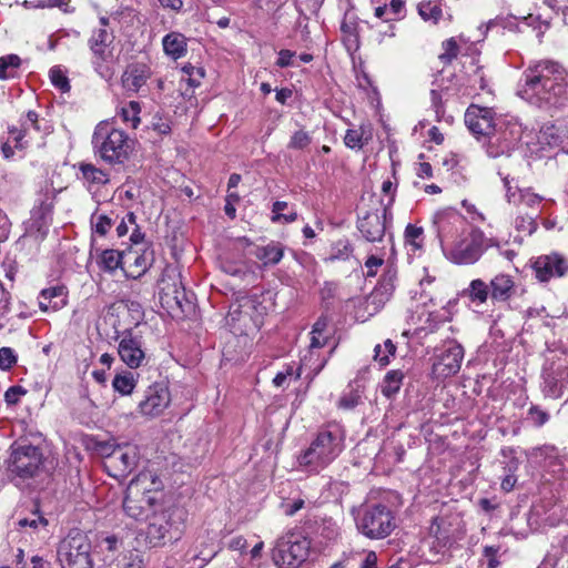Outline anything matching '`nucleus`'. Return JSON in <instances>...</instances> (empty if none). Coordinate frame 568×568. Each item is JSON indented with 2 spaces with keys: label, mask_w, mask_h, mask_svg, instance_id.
Returning <instances> with one entry per match:
<instances>
[{
  "label": "nucleus",
  "mask_w": 568,
  "mask_h": 568,
  "mask_svg": "<svg viewBox=\"0 0 568 568\" xmlns=\"http://www.w3.org/2000/svg\"><path fill=\"white\" fill-rule=\"evenodd\" d=\"M434 226L444 256L457 265H471L480 260L489 247H499L495 237H488L479 227H465L463 215L453 209L439 211Z\"/></svg>",
  "instance_id": "f257e3e1"
},
{
  "label": "nucleus",
  "mask_w": 568,
  "mask_h": 568,
  "mask_svg": "<svg viewBox=\"0 0 568 568\" xmlns=\"http://www.w3.org/2000/svg\"><path fill=\"white\" fill-rule=\"evenodd\" d=\"M517 93L534 105L565 108L568 105V69L550 59L532 61L523 72Z\"/></svg>",
  "instance_id": "f03ea898"
},
{
  "label": "nucleus",
  "mask_w": 568,
  "mask_h": 568,
  "mask_svg": "<svg viewBox=\"0 0 568 568\" xmlns=\"http://www.w3.org/2000/svg\"><path fill=\"white\" fill-rule=\"evenodd\" d=\"M345 432L338 424L322 427L310 446L297 456L298 466L308 473H320L343 452Z\"/></svg>",
  "instance_id": "7ed1b4c3"
},
{
  "label": "nucleus",
  "mask_w": 568,
  "mask_h": 568,
  "mask_svg": "<svg viewBox=\"0 0 568 568\" xmlns=\"http://www.w3.org/2000/svg\"><path fill=\"white\" fill-rule=\"evenodd\" d=\"M91 143L95 156L110 165L124 164L135 145L134 140L124 130L108 120L95 125Z\"/></svg>",
  "instance_id": "20e7f679"
},
{
  "label": "nucleus",
  "mask_w": 568,
  "mask_h": 568,
  "mask_svg": "<svg viewBox=\"0 0 568 568\" xmlns=\"http://www.w3.org/2000/svg\"><path fill=\"white\" fill-rule=\"evenodd\" d=\"M186 518V511L174 505H161L151 515L146 516L148 527L145 540L150 547H159L166 540H178L181 536Z\"/></svg>",
  "instance_id": "39448f33"
},
{
  "label": "nucleus",
  "mask_w": 568,
  "mask_h": 568,
  "mask_svg": "<svg viewBox=\"0 0 568 568\" xmlns=\"http://www.w3.org/2000/svg\"><path fill=\"white\" fill-rule=\"evenodd\" d=\"M100 26L94 28L88 40L91 52L90 62L94 72L103 80L109 81L115 73L116 58L114 55V34L109 29V18L101 17Z\"/></svg>",
  "instance_id": "423d86ee"
},
{
  "label": "nucleus",
  "mask_w": 568,
  "mask_h": 568,
  "mask_svg": "<svg viewBox=\"0 0 568 568\" xmlns=\"http://www.w3.org/2000/svg\"><path fill=\"white\" fill-rule=\"evenodd\" d=\"M357 529L371 539H382L395 528L394 516L381 504L364 505L355 516Z\"/></svg>",
  "instance_id": "0eeeda50"
},
{
  "label": "nucleus",
  "mask_w": 568,
  "mask_h": 568,
  "mask_svg": "<svg viewBox=\"0 0 568 568\" xmlns=\"http://www.w3.org/2000/svg\"><path fill=\"white\" fill-rule=\"evenodd\" d=\"M91 544L80 530H72L59 544L58 560L61 568H92Z\"/></svg>",
  "instance_id": "6e6552de"
},
{
  "label": "nucleus",
  "mask_w": 568,
  "mask_h": 568,
  "mask_svg": "<svg viewBox=\"0 0 568 568\" xmlns=\"http://www.w3.org/2000/svg\"><path fill=\"white\" fill-rule=\"evenodd\" d=\"M525 130L517 121H503L498 123L487 139L486 152L490 158L510 155L523 140Z\"/></svg>",
  "instance_id": "1a4fd4ad"
},
{
  "label": "nucleus",
  "mask_w": 568,
  "mask_h": 568,
  "mask_svg": "<svg viewBox=\"0 0 568 568\" xmlns=\"http://www.w3.org/2000/svg\"><path fill=\"white\" fill-rule=\"evenodd\" d=\"M310 549L306 537L291 534L277 542L273 558L281 568H298L308 558Z\"/></svg>",
  "instance_id": "9d476101"
},
{
  "label": "nucleus",
  "mask_w": 568,
  "mask_h": 568,
  "mask_svg": "<svg viewBox=\"0 0 568 568\" xmlns=\"http://www.w3.org/2000/svg\"><path fill=\"white\" fill-rule=\"evenodd\" d=\"M42 463L40 449L26 440L16 442L11 446L9 458V470L11 474L21 477H33Z\"/></svg>",
  "instance_id": "9b49d317"
},
{
  "label": "nucleus",
  "mask_w": 568,
  "mask_h": 568,
  "mask_svg": "<svg viewBox=\"0 0 568 568\" xmlns=\"http://www.w3.org/2000/svg\"><path fill=\"white\" fill-rule=\"evenodd\" d=\"M138 462L136 447L132 445L116 446L105 456L104 469L114 478L126 477Z\"/></svg>",
  "instance_id": "f8f14e48"
},
{
  "label": "nucleus",
  "mask_w": 568,
  "mask_h": 568,
  "mask_svg": "<svg viewBox=\"0 0 568 568\" xmlns=\"http://www.w3.org/2000/svg\"><path fill=\"white\" fill-rule=\"evenodd\" d=\"M270 305L263 294L242 296L231 304V318L239 320L240 313H245L247 322H253L254 328L263 325V318L267 314Z\"/></svg>",
  "instance_id": "ddd939ff"
},
{
  "label": "nucleus",
  "mask_w": 568,
  "mask_h": 568,
  "mask_svg": "<svg viewBox=\"0 0 568 568\" xmlns=\"http://www.w3.org/2000/svg\"><path fill=\"white\" fill-rule=\"evenodd\" d=\"M531 268L535 277L541 282H549L551 278L561 277L568 272V260L557 253L542 254L531 261Z\"/></svg>",
  "instance_id": "4468645a"
},
{
  "label": "nucleus",
  "mask_w": 568,
  "mask_h": 568,
  "mask_svg": "<svg viewBox=\"0 0 568 568\" xmlns=\"http://www.w3.org/2000/svg\"><path fill=\"white\" fill-rule=\"evenodd\" d=\"M171 395L166 384L154 383L150 385L144 398L139 403V413L146 417H156L161 415L170 405Z\"/></svg>",
  "instance_id": "2eb2a0df"
},
{
  "label": "nucleus",
  "mask_w": 568,
  "mask_h": 568,
  "mask_svg": "<svg viewBox=\"0 0 568 568\" xmlns=\"http://www.w3.org/2000/svg\"><path fill=\"white\" fill-rule=\"evenodd\" d=\"M463 358V346L456 342H449L437 355L436 362L433 365V372L438 377L456 375L460 369Z\"/></svg>",
  "instance_id": "dca6fc26"
},
{
  "label": "nucleus",
  "mask_w": 568,
  "mask_h": 568,
  "mask_svg": "<svg viewBox=\"0 0 568 568\" xmlns=\"http://www.w3.org/2000/svg\"><path fill=\"white\" fill-rule=\"evenodd\" d=\"M118 353L122 362L130 368H138L146 361L142 348V338L132 331H124L119 342Z\"/></svg>",
  "instance_id": "f3484780"
},
{
  "label": "nucleus",
  "mask_w": 568,
  "mask_h": 568,
  "mask_svg": "<svg viewBox=\"0 0 568 568\" xmlns=\"http://www.w3.org/2000/svg\"><path fill=\"white\" fill-rule=\"evenodd\" d=\"M506 189L507 202L518 206L519 210L539 215L541 211L542 196L531 192L530 189H519L517 185H511L508 178L504 179Z\"/></svg>",
  "instance_id": "a211bd4d"
},
{
  "label": "nucleus",
  "mask_w": 568,
  "mask_h": 568,
  "mask_svg": "<svg viewBox=\"0 0 568 568\" xmlns=\"http://www.w3.org/2000/svg\"><path fill=\"white\" fill-rule=\"evenodd\" d=\"M465 123L474 135L488 139L498 122L491 109L470 105L465 113Z\"/></svg>",
  "instance_id": "6ab92c4d"
},
{
  "label": "nucleus",
  "mask_w": 568,
  "mask_h": 568,
  "mask_svg": "<svg viewBox=\"0 0 568 568\" xmlns=\"http://www.w3.org/2000/svg\"><path fill=\"white\" fill-rule=\"evenodd\" d=\"M393 204V197L385 204L383 214L378 212H368L359 219L357 227L368 242L381 241L386 230V219L389 213V206Z\"/></svg>",
  "instance_id": "aec40b11"
},
{
  "label": "nucleus",
  "mask_w": 568,
  "mask_h": 568,
  "mask_svg": "<svg viewBox=\"0 0 568 568\" xmlns=\"http://www.w3.org/2000/svg\"><path fill=\"white\" fill-rule=\"evenodd\" d=\"M151 75V68L146 63H129L121 75L122 88L130 95L138 94L146 85Z\"/></svg>",
  "instance_id": "412c9836"
},
{
  "label": "nucleus",
  "mask_w": 568,
  "mask_h": 568,
  "mask_svg": "<svg viewBox=\"0 0 568 568\" xmlns=\"http://www.w3.org/2000/svg\"><path fill=\"white\" fill-rule=\"evenodd\" d=\"M55 195L53 191H48L40 195L37 204L31 211V220L33 226L41 233H45L51 221L54 207Z\"/></svg>",
  "instance_id": "4be33fe9"
},
{
  "label": "nucleus",
  "mask_w": 568,
  "mask_h": 568,
  "mask_svg": "<svg viewBox=\"0 0 568 568\" xmlns=\"http://www.w3.org/2000/svg\"><path fill=\"white\" fill-rule=\"evenodd\" d=\"M38 304L42 312H57L68 304V290L64 285L43 288L38 296Z\"/></svg>",
  "instance_id": "5701e85b"
},
{
  "label": "nucleus",
  "mask_w": 568,
  "mask_h": 568,
  "mask_svg": "<svg viewBox=\"0 0 568 568\" xmlns=\"http://www.w3.org/2000/svg\"><path fill=\"white\" fill-rule=\"evenodd\" d=\"M164 499H123L125 514L135 519H145L155 509H160Z\"/></svg>",
  "instance_id": "b1692460"
},
{
  "label": "nucleus",
  "mask_w": 568,
  "mask_h": 568,
  "mask_svg": "<svg viewBox=\"0 0 568 568\" xmlns=\"http://www.w3.org/2000/svg\"><path fill=\"white\" fill-rule=\"evenodd\" d=\"M489 290L491 300L505 302L514 294L515 283L510 275L500 273L491 278Z\"/></svg>",
  "instance_id": "393cba45"
},
{
  "label": "nucleus",
  "mask_w": 568,
  "mask_h": 568,
  "mask_svg": "<svg viewBox=\"0 0 568 568\" xmlns=\"http://www.w3.org/2000/svg\"><path fill=\"white\" fill-rule=\"evenodd\" d=\"M162 47L164 53L171 59H181L187 51L186 38L180 32H170L163 37Z\"/></svg>",
  "instance_id": "a878e982"
},
{
  "label": "nucleus",
  "mask_w": 568,
  "mask_h": 568,
  "mask_svg": "<svg viewBox=\"0 0 568 568\" xmlns=\"http://www.w3.org/2000/svg\"><path fill=\"white\" fill-rule=\"evenodd\" d=\"M373 138V129L369 123H362L358 128L348 129L344 136V143L352 150H361Z\"/></svg>",
  "instance_id": "bb28decb"
},
{
  "label": "nucleus",
  "mask_w": 568,
  "mask_h": 568,
  "mask_svg": "<svg viewBox=\"0 0 568 568\" xmlns=\"http://www.w3.org/2000/svg\"><path fill=\"white\" fill-rule=\"evenodd\" d=\"M311 343H310V349L308 355H304L301 359V366L310 368L314 374H318L322 368L324 367L326 359L321 361L316 365H313L312 357L315 354V351L324 347L327 344L328 335L327 334H318L311 332Z\"/></svg>",
  "instance_id": "cd10ccee"
},
{
  "label": "nucleus",
  "mask_w": 568,
  "mask_h": 568,
  "mask_svg": "<svg viewBox=\"0 0 568 568\" xmlns=\"http://www.w3.org/2000/svg\"><path fill=\"white\" fill-rule=\"evenodd\" d=\"M80 171L89 191L110 182L109 174L104 170L97 168L91 163H81Z\"/></svg>",
  "instance_id": "c85d7f7f"
},
{
  "label": "nucleus",
  "mask_w": 568,
  "mask_h": 568,
  "mask_svg": "<svg viewBox=\"0 0 568 568\" xmlns=\"http://www.w3.org/2000/svg\"><path fill=\"white\" fill-rule=\"evenodd\" d=\"M283 246L276 242H271L263 246H256L254 251V256L260 260L264 266L276 265L283 258Z\"/></svg>",
  "instance_id": "c756f323"
},
{
  "label": "nucleus",
  "mask_w": 568,
  "mask_h": 568,
  "mask_svg": "<svg viewBox=\"0 0 568 568\" xmlns=\"http://www.w3.org/2000/svg\"><path fill=\"white\" fill-rule=\"evenodd\" d=\"M131 258V253L120 252L118 250H104L99 260L100 266L106 272H113L118 267L126 265Z\"/></svg>",
  "instance_id": "7c9ffc66"
},
{
  "label": "nucleus",
  "mask_w": 568,
  "mask_h": 568,
  "mask_svg": "<svg viewBox=\"0 0 568 568\" xmlns=\"http://www.w3.org/2000/svg\"><path fill=\"white\" fill-rule=\"evenodd\" d=\"M136 488V493L159 491L162 488V481L151 471L140 473L131 480L129 489Z\"/></svg>",
  "instance_id": "2f4dec72"
},
{
  "label": "nucleus",
  "mask_w": 568,
  "mask_h": 568,
  "mask_svg": "<svg viewBox=\"0 0 568 568\" xmlns=\"http://www.w3.org/2000/svg\"><path fill=\"white\" fill-rule=\"evenodd\" d=\"M33 129L36 131H40V126L38 124V114L34 111H29L21 123V129L12 128L9 130V134H11L16 149H23L24 144L22 142L27 132Z\"/></svg>",
  "instance_id": "473e14b6"
},
{
  "label": "nucleus",
  "mask_w": 568,
  "mask_h": 568,
  "mask_svg": "<svg viewBox=\"0 0 568 568\" xmlns=\"http://www.w3.org/2000/svg\"><path fill=\"white\" fill-rule=\"evenodd\" d=\"M404 373L399 369L389 371L382 384L381 392L387 398L394 397L400 389L403 384Z\"/></svg>",
  "instance_id": "72a5a7b5"
},
{
  "label": "nucleus",
  "mask_w": 568,
  "mask_h": 568,
  "mask_svg": "<svg viewBox=\"0 0 568 568\" xmlns=\"http://www.w3.org/2000/svg\"><path fill=\"white\" fill-rule=\"evenodd\" d=\"M464 294L473 303L484 304L489 296V285H487L480 278L473 280L468 287L464 291Z\"/></svg>",
  "instance_id": "f704fd0d"
},
{
  "label": "nucleus",
  "mask_w": 568,
  "mask_h": 568,
  "mask_svg": "<svg viewBox=\"0 0 568 568\" xmlns=\"http://www.w3.org/2000/svg\"><path fill=\"white\" fill-rule=\"evenodd\" d=\"M141 105L138 101H130L122 105L119 110V115L122 121L133 129H136L141 122L140 119Z\"/></svg>",
  "instance_id": "c9c22d12"
},
{
  "label": "nucleus",
  "mask_w": 568,
  "mask_h": 568,
  "mask_svg": "<svg viewBox=\"0 0 568 568\" xmlns=\"http://www.w3.org/2000/svg\"><path fill=\"white\" fill-rule=\"evenodd\" d=\"M112 386L121 395H130L136 386V378L131 372H124L114 376Z\"/></svg>",
  "instance_id": "e433bc0d"
},
{
  "label": "nucleus",
  "mask_w": 568,
  "mask_h": 568,
  "mask_svg": "<svg viewBox=\"0 0 568 568\" xmlns=\"http://www.w3.org/2000/svg\"><path fill=\"white\" fill-rule=\"evenodd\" d=\"M21 65V59L17 54H8L0 58V79L8 80L14 78Z\"/></svg>",
  "instance_id": "4c0bfd02"
},
{
  "label": "nucleus",
  "mask_w": 568,
  "mask_h": 568,
  "mask_svg": "<svg viewBox=\"0 0 568 568\" xmlns=\"http://www.w3.org/2000/svg\"><path fill=\"white\" fill-rule=\"evenodd\" d=\"M90 223L93 235L105 236L114 225L115 220L106 214H98L95 211L91 215Z\"/></svg>",
  "instance_id": "58836bf2"
},
{
  "label": "nucleus",
  "mask_w": 568,
  "mask_h": 568,
  "mask_svg": "<svg viewBox=\"0 0 568 568\" xmlns=\"http://www.w3.org/2000/svg\"><path fill=\"white\" fill-rule=\"evenodd\" d=\"M128 253H131V258L126 265L129 267H134L130 275L132 277H138L144 274L151 265V258L148 257L145 253H140L139 251H129Z\"/></svg>",
  "instance_id": "ea45409f"
},
{
  "label": "nucleus",
  "mask_w": 568,
  "mask_h": 568,
  "mask_svg": "<svg viewBox=\"0 0 568 568\" xmlns=\"http://www.w3.org/2000/svg\"><path fill=\"white\" fill-rule=\"evenodd\" d=\"M418 13L425 21L436 23L443 16L440 6L433 0H423L418 4Z\"/></svg>",
  "instance_id": "a19ab883"
},
{
  "label": "nucleus",
  "mask_w": 568,
  "mask_h": 568,
  "mask_svg": "<svg viewBox=\"0 0 568 568\" xmlns=\"http://www.w3.org/2000/svg\"><path fill=\"white\" fill-rule=\"evenodd\" d=\"M538 215L518 209V216L515 220V227L519 232L532 234L537 229L536 219Z\"/></svg>",
  "instance_id": "79ce46f5"
},
{
  "label": "nucleus",
  "mask_w": 568,
  "mask_h": 568,
  "mask_svg": "<svg viewBox=\"0 0 568 568\" xmlns=\"http://www.w3.org/2000/svg\"><path fill=\"white\" fill-rule=\"evenodd\" d=\"M245 313H240L239 320L231 318V308L226 315V324L231 327L234 334H250L252 331H257L258 328L253 327V322H247V317L245 318Z\"/></svg>",
  "instance_id": "37998d69"
},
{
  "label": "nucleus",
  "mask_w": 568,
  "mask_h": 568,
  "mask_svg": "<svg viewBox=\"0 0 568 568\" xmlns=\"http://www.w3.org/2000/svg\"><path fill=\"white\" fill-rule=\"evenodd\" d=\"M444 526V518L435 517L429 527V535L437 540L440 547L447 546L450 541L449 531Z\"/></svg>",
  "instance_id": "c03bdc74"
},
{
  "label": "nucleus",
  "mask_w": 568,
  "mask_h": 568,
  "mask_svg": "<svg viewBox=\"0 0 568 568\" xmlns=\"http://www.w3.org/2000/svg\"><path fill=\"white\" fill-rule=\"evenodd\" d=\"M352 252L353 247L348 240H338L332 245L329 260H347Z\"/></svg>",
  "instance_id": "a18cd8bd"
},
{
  "label": "nucleus",
  "mask_w": 568,
  "mask_h": 568,
  "mask_svg": "<svg viewBox=\"0 0 568 568\" xmlns=\"http://www.w3.org/2000/svg\"><path fill=\"white\" fill-rule=\"evenodd\" d=\"M361 402V393L357 388L349 385L348 389L341 396L338 406L344 409H352Z\"/></svg>",
  "instance_id": "49530a36"
},
{
  "label": "nucleus",
  "mask_w": 568,
  "mask_h": 568,
  "mask_svg": "<svg viewBox=\"0 0 568 568\" xmlns=\"http://www.w3.org/2000/svg\"><path fill=\"white\" fill-rule=\"evenodd\" d=\"M443 52L439 54V59L443 63L449 64L459 52V47L455 38H450L443 42Z\"/></svg>",
  "instance_id": "de8ad7c7"
},
{
  "label": "nucleus",
  "mask_w": 568,
  "mask_h": 568,
  "mask_svg": "<svg viewBox=\"0 0 568 568\" xmlns=\"http://www.w3.org/2000/svg\"><path fill=\"white\" fill-rule=\"evenodd\" d=\"M50 80L52 84L59 89L61 92L70 91V82L68 77L59 67H53L50 70Z\"/></svg>",
  "instance_id": "09e8293b"
},
{
  "label": "nucleus",
  "mask_w": 568,
  "mask_h": 568,
  "mask_svg": "<svg viewBox=\"0 0 568 568\" xmlns=\"http://www.w3.org/2000/svg\"><path fill=\"white\" fill-rule=\"evenodd\" d=\"M162 293H163L164 297L172 296V298L175 301V303L179 306H181L182 301L185 298V290L182 286L181 282H179V283L174 282L172 284V286L170 284H165L162 287Z\"/></svg>",
  "instance_id": "8fccbe9b"
},
{
  "label": "nucleus",
  "mask_w": 568,
  "mask_h": 568,
  "mask_svg": "<svg viewBox=\"0 0 568 568\" xmlns=\"http://www.w3.org/2000/svg\"><path fill=\"white\" fill-rule=\"evenodd\" d=\"M17 354L11 347H1L0 348V369L9 371L17 363Z\"/></svg>",
  "instance_id": "3c124183"
},
{
  "label": "nucleus",
  "mask_w": 568,
  "mask_h": 568,
  "mask_svg": "<svg viewBox=\"0 0 568 568\" xmlns=\"http://www.w3.org/2000/svg\"><path fill=\"white\" fill-rule=\"evenodd\" d=\"M311 141H312L311 135L307 132L300 130V131H296L291 136V140L288 142V148L294 149V150H302V149L306 148L307 145H310Z\"/></svg>",
  "instance_id": "603ef678"
},
{
  "label": "nucleus",
  "mask_w": 568,
  "mask_h": 568,
  "mask_svg": "<svg viewBox=\"0 0 568 568\" xmlns=\"http://www.w3.org/2000/svg\"><path fill=\"white\" fill-rule=\"evenodd\" d=\"M423 235V229L419 226H416L414 224H408L405 230V240L408 244L414 246L415 248L422 247V242L418 240L422 239Z\"/></svg>",
  "instance_id": "864d4df0"
},
{
  "label": "nucleus",
  "mask_w": 568,
  "mask_h": 568,
  "mask_svg": "<svg viewBox=\"0 0 568 568\" xmlns=\"http://www.w3.org/2000/svg\"><path fill=\"white\" fill-rule=\"evenodd\" d=\"M182 71L189 75V84L192 87L200 85L201 79L204 78V70L202 68H196L190 63L185 64L182 68Z\"/></svg>",
  "instance_id": "5fc2aeb1"
},
{
  "label": "nucleus",
  "mask_w": 568,
  "mask_h": 568,
  "mask_svg": "<svg viewBox=\"0 0 568 568\" xmlns=\"http://www.w3.org/2000/svg\"><path fill=\"white\" fill-rule=\"evenodd\" d=\"M132 226H136V216L133 212H128L125 216L122 217L121 222L116 225V235L119 239L125 236L129 232V229Z\"/></svg>",
  "instance_id": "6e6d98bb"
},
{
  "label": "nucleus",
  "mask_w": 568,
  "mask_h": 568,
  "mask_svg": "<svg viewBox=\"0 0 568 568\" xmlns=\"http://www.w3.org/2000/svg\"><path fill=\"white\" fill-rule=\"evenodd\" d=\"M529 419L532 422V424L537 427L542 426L546 424L549 419V415L547 412L540 409L537 406H531L528 410Z\"/></svg>",
  "instance_id": "4d7b16f0"
},
{
  "label": "nucleus",
  "mask_w": 568,
  "mask_h": 568,
  "mask_svg": "<svg viewBox=\"0 0 568 568\" xmlns=\"http://www.w3.org/2000/svg\"><path fill=\"white\" fill-rule=\"evenodd\" d=\"M27 394V390L21 386H11L4 394L7 404L14 405L20 398Z\"/></svg>",
  "instance_id": "13d9d810"
},
{
  "label": "nucleus",
  "mask_w": 568,
  "mask_h": 568,
  "mask_svg": "<svg viewBox=\"0 0 568 568\" xmlns=\"http://www.w3.org/2000/svg\"><path fill=\"white\" fill-rule=\"evenodd\" d=\"M304 506L303 499H293V503H281L280 508L285 516H293Z\"/></svg>",
  "instance_id": "bf43d9fd"
},
{
  "label": "nucleus",
  "mask_w": 568,
  "mask_h": 568,
  "mask_svg": "<svg viewBox=\"0 0 568 568\" xmlns=\"http://www.w3.org/2000/svg\"><path fill=\"white\" fill-rule=\"evenodd\" d=\"M499 548H496L494 546H486L484 548V556L487 559V567L488 568H497L499 566V561L497 559Z\"/></svg>",
  "instance_id": "052dcab7"
},
{
  "label": "nucleus",
  "mask_w": 568,
  "mask_h": 568,
  "mask_svg": "<svg viewBox=\"0 0 568 568\" xmlns=\"http://www.w3.org/2000/svg\"><path fill=\"white\" fill-rule=\"evenodd\" d=\"M11 223L4 212L0 210V243L4 242L10 234Z\"/></svg>",
  "instance_id": "680f3d73"
},
{
  "label": "nucleus",
  "mask_w": 568,
  "mask_h": 568,
  "mask_svg": "<svg viewBox=\"0 0 568 568\" xmlns=\"http://www.w3.org/2000/svg\"><path fill=\"white\" fill-rule=\"evenodd\" d=\"M463 207L466 210V212L469 214L470 219L475 222H484L485 216L483 213L478 212L476 206L471 203H469L467 200H464L462 202Z\"/></svg>",
  "instance_id": "e2e57ef3"
},
{
  "label": "nucleus",
  "mask_w": 568,
  "mask_h": 568,
  "mask_svg": "<svg viewBox=\"0 0 568 568\" xmlns=\"http://www.w3.org/2000/svg\"><path fill=\"white\" fill-rule=\"evenodd\" d=\"M295 55V53L291 50L283 49L278 52V58L276 61V65L280 68H286L292 64V59Z\"/></svg>",
  "instance_id": "0e129e2a"
},
{
  "label": "nucleus",
  "mask_w": 568,
  "mask_h": 568,
  "mask_svg": "<svg viewBox=\"0 0 568 568\" xmlns=\"http://www.w3.org/2000/svg\"><path fill=\"white\" fill-rule=\"evenodd\" d=\"M384 263L382 257L371 255L366 262L365 266L368 268L367 275L374 276L376 274V268L379 267Z\"/></svg>",
  "instance_id": "69168bd1"
},
{
  "label": "nucleus",
  "mask_w": 568,
  "mask_h": 568,
  "mask_svg": "<svg viewBox=\"0 0 568 568\" xmlns=\"http://www.w3.org/2000/svg\"><path fill=\"white\" fill-rule=\"evenodd\" d=\"M416 173L422 179H430L433 176V168L428 162H420L418 163Z\"/></svg>",
  "instance_id": "338daca9"
},
{
  "label": "nucleus",
  "mask_w": 568,
  "mask_h": 568,
  "mask_svg": "<svg viewBox=\"0 0 568 568\" xmlns=\"http://www.w3.org/2000/svg\"><path fill=\"white\" fill-rule=\"evenodd\" d=\"M392 292H393L392 283L379 284V286L376 287V290L373 292L372 298L376 300L379 295L381 296L385 295L386 297H388L389 295H392Z\"/></svg>",
  "instance_id": "774afa93"
}]
</instances>
